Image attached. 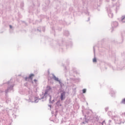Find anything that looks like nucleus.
Masks as SVG:
<instances>
[{"mask_svg": "<svg viewBox=\"0 0 125 125\" xmlns=\"http://www.w3.org/2000/svg\"><path fill=\"white\" fill-rule=\"evenodd\" d=\"M45 41L46 42H49L50 45L51 47L54 48H56L57 47L59 48V50L61 52H64L65 50H63V47L68 48V46H70V47H72L73 46V42H72V39H69V40H63L62 42V45H60L59 43L61 42V41H54L53 40L51 39L50 38L45 37Z\"/></svg>", "mask_w": 125, "mask_h": 125, "instance_id": "f257e3e1", "label": "nucleus"}, {"mask_svg": "<svg viewBox=\"0 0 125 125\" xmlns=\"http://www.w3.org/2000/svg\"><path fill=\"white\" fill-rule=\"evenodd\" d=\"M83 7H82L81 4H80V9L82 10V12H80L81 13H84L87 16H89V12H88V8L93 7V8L96 9L98 6V0H82Z\"/></svg>", "mask_w": 125, "mask_h": 125, "instance_id": "f03ea898", "label": "nucleus"}, {"mask_svg": "<svg viewBox=\"0 0 125 125\" xmlns=\"http://www.w3.org/2000/svg\"><path fill=\"white\" fill-rule=\"evenodd\" d=\"M98 66H101L100 68L102 71L107 69L106 66H108L113 71H122L125 69V64L122 63H99Z\"/></svg>", "mask_w": 125, "mask_h": 125, "instance_id": "7ed1b4c3", "label": "nucleus"}, {"mask_svg": "<svg viewBox=\"0 0 125 125\" xmlns=\"http://www.w3.org/2000/svg\"><path fill=\"white\" fill-rule=\"evenodd\" d=\"M9 111H11V109H9L8 108H6L2 109V113L0 111V125H11L12 120L10 119L7 120L5 116L3 115V114H7V115H9Z\"/></svg>", "mask_w": 125, "mask_h": 125, "instance_id": "20e7f679", "label": "nucleus"}, {"mask_svg": "<svg viewBox=\"0 0 125 125\" xmlns=\"http://www.w3.org/2000/svg\"><path fill=\"white\" fill-rule=\"evenodd\" d=\"M28 92L29 94V99H25V100L28 101V102H31V103H38V102H39V98L35 97V96L33 95L32 89H29Z\"/></svg>", "mask_w": 125, "mask_h": 125, "instance_id": "39448f33", "label": "nucleus"}, {"mask_svg": "<svg viewBox=\"0 0 125 125\" xmlns=\"http://www.w3.org/2000/svg\"><path fill=\"white\" fill-rule=\"evenodd\" d=\"M99 45H95L93 46V52L94 55H95V48L98 47L99 48L101 47L102 48H104V49H109L110 50V46L105 42V40L104 39L102 40L101 42H99Z\"/></svg>", "mask_w": 125, "mask_h": 125, "instance_id": "423d86ee", "label": "nucleus"}, {"mask_svg": "<svg viewBox=\"0 0 125 125\" xmlns=\"http://www.w3.org/2000/svg\"><path fill=\"white\" fill-rule=\"evenodd\" d=\"M15 84H11L10 85H8L7 89L4 91L5 96L6 97H7L8 96V93H9L11 91H14V89L13 87H14V86Z\"/></svg>", "mask_w": 125, "mask_h": 125, "instance_id": "0eeeda50", "label": "nucleus"}, {"mask_svg": "<svg viewBox=\"0 0 125 125\" xmlns=\"http://www.w3.org/2000/svg\"><path fill=\"white\" fill-rule=\"evenodd\" d=\"M73 4L75 7H78V10L79 12H83V10H81L80 7V0H72Z\"/></svg>", "mask_w": 125, "mask_h": 125, "instance_id": "6e6552de", "label": "nucleus"}, {"mask_svg": "<svg viewBox=\"0 0 125 125\" xmlns=\"http://www.w3.org/2000/svg\"><path fill=\"white\" fill-rule=\"evenodd\" d=\"M112 120H114L115 124H117L118 125H121L122 122H121V118H120V116H114L112 117Z\"/></svg>", "mask_w": 125, "mask_h": 125, "instance_id": "1a4fd4ad", "label": "nucleus"}, {"mask_svg": "<svg viewBox=\"0 0 125 125\" xmlns=\"http://www.w3.org/2000/svg\"><path fill=\"white\" fill-rule=\"evenodd\" d=\"M106 9L109 18H113V17H114V14H113V13H112V10H111V6H108V7H106Z\"/></svg>", "mask_w": 125, "mask_h": 125, "instance_id": "9d476101", "label": "nucleus"}, {"mask_svg": "<svg viewBox=\"0 0 125 125\" xmlns=\"http://www.w3.org/2000/svg\"><path fill=\"white\" fill-rule=\"evenodd\" d=\"M121 38H122V41L121 42L113 41V42H114L115 44H120L121 43H123V42H124V39H125V32H123L122 33V37Z\"/></svg>", "mask_w": 125, "mask_h": 125, "instance_id": "9b49d317", "label": "nucleus"}, {"mask_svg": "<svg viewBox=\"0 0 125 125\" xmlns=\"http://www.w3.org/2000/svg\"><path fill=\"white\" fill-rule=\"evenodd\" d=\"M54 24H55V20H53L52 22L50 23L51 29L52 30L51 33H53L54 36H55V26H54Z\"/></svg>", "mask_w": 125, "mask_h": 125, "instance_id": "f8f14e48", "label": "nucleus"}, {"mask_svg": "<svg viewBox=\"0 0 125 125\" xmlns=\"http://www.w3.org/2000/svg\"><path fill=\"white\" fill-rule=\"evenodd\" d=\"M119 26V23L117 21H113L111 23V27H112V31L113 32L114 31V28H117Z\"/></svg>", "mask_w": 125, "mask_h": 125, "instance_id": "ddd939ff", "label": "nucleus"}, {"mask_svg": "<svg viewBox=\"0 0 125 125\" xmlns=\"http://www.w3.org/2000/svg\"><path fill=\"white\" fill-rule=\"evenodd\" d=\"M65 94L66 92L65 91H62V92L61 93L60 99L62 101H63V100H65L66 98Z\"/></svg>", "mask_w": 125, "mask_h": 125, "instance_id": "4468645a", "label": "nucleus"}, {"mask_svg": "<svg viewBox=\"0 0 125 125\" xmlns=\"http://www.w3.org/2000/svg\"><path fill=\"white\" fill-rule=\"evenodd\" d=\"M37 31L41 33L42 32H45V27L44 26L39 27L37 28Z\"/></svg>", "mask_w": 125, "mask_h": 125, "instance_id": "2eb2a0df", "label": "nucleus"}, {"mask_svg": "<svg viewBox=\"0 0 125 125\" xmlns=\"http://www.w3.org/2000/svg\"><path fill=\"white\" fill-rule=\"evenodd\" d=\"M49 90H51V87H50L49 85H48L46 86V89L45 90L44 95H47Z\"/></svg>", "mask_w": 125, "mask_h": 125, "instance_id": "dca6fc26", "label": "nucleus"}, {"mask_svg": "<svg viewBox=\"0 0 125 125\" xmlns=\"http://www.w3.org/2000/svg\"><path fill=\"white\" fill-rule=\"evenodd\" d=\"M109 94L112 97H114L116 95V92L113 90V89H110Z\"/></svg>", "mask_w": 125, "mask_h": 125, "instance_id": "f3484780", "label": "nucleus"}, {"mask_svg": "<svg viewBox=\"0 0 125 125\" xmlns=\"http://www.w3.org/2000/svg\"><path fill=\"white\" fill-rule=\"evenodd\" d=\"M86 117H87V115H84V120H85V121H83L82 122V124H83V125H85V124H87L88 123V121H89V119L86 118Z\"/></svg>", "mask_w": 125, "mask_h": 125, "instance_id": "a211bd4d", "label": "nucleus"}, {"mask_svg": "<svg viewBox=\"0 0 125 125\" xmlns=\"http://www.w3.org/2000/svg\"><path fill=\"white\" fill-rule=\"evenodd\" d=\"M62 66L64 68V71H67V69L69 67V63H62Z\"/></svg>", "mask_w": 125, "mask_h": 125, "instance_id": "6ab92c4d", "label": "nucleus"}, {"mask_svg": "<svg viewBox=\"0 0 125 125\" xmlns=\"http://www.w3.org/2000/svg\"><path fill=\"white\" fill-rule=\"evenodd\" d=\"M120 23H125V15H124L121 17V20L120 21Z\"/></svg>", "mask_w": 125, "mask_h": 125, "instance_id": "aec40b11", "label": "nucleus"}, {"mask_svg": "<svg viewBox=\"0 0 125 125\" xmlns=\"http://www.w3.org/2000/svg\"><path fill=\"white\" fill-rule=\"evenodd\" d=\"M71 72H73L74 74H76L77 75H79L80 72L77 70L75 67H73Z\"/></svg>", "mask_w": 125, "mask_h": 125, "instance_id": "412c9836", "label": "nucleus"}, {"mask_svg": "<svg viewBox=\"0 0 125 125\" xmlns=\"http://www.w3.org/2000/svg\"><path fill=\"white\" fill-rule=\"evenodd\" d=\"M63 35L66 37H68L70 36V32L68 30H64L63 31Z\"/></svg>", "mask_w": 125, "mask_h": 125, "instance_id": "4be33fe9", "label": "nucleus"}, {"mask_svg": "<svg viewBox=\"0 0 125 125\" xmlns=\"http://www.w3.org/2000/svg\"><path fill=\"white\" fill-rule=\"evenodd\" d=\"M59 22L60 24H62V25H67V22L65 21H62V20H60L59 21Z\"/></svg>", "mask_w": 125, "mask_h": 125, "instance_id": "5701e85b", "label": "nucleus"}, {"mask_svg": "<svg viewBox=\"0 0 125 125\" xmlns=\"http://www.w3.org/2000/svg\"><path fill=\"white\" fill-rule=\"evenodd\" d=\"M9 28H10V30H9V32L10 33H13V30H14V27H13V26H12V25H9Z\"/></svg>", "mask_w": 125, "mask_h": 125, "instance_id": "b1692460", "label": "nucleus"}, {"mask_svg": "<svg viewBox=\"0 0 125 125\" xmlns=\"http://www.w3.org/2000/svg\"><path fill=\"white\" fill-rule=\"evenodd\" d=\"M52 75L53 76L52 78L53 80L56 81V82H58L59 80V78H58V77H56V76L54 75V74L53 73Z\"/></svg>", "mask_w": 125, "mask_h": 125, "instance_id": "393cba45", "label": "nucleus"}, {"mask_svg": "<svg viewBox=\"0 0 125 125\" xmlns=\"http://www.w3.org/2000/svg\"><path fill=\"white\" fill-rule=\"evenodd\" d=\"M11 102V99L8 98V96L6 97V103L8 104V103H10Z\"/></svg>", "mask_w": 125, "mask_h": 125, "instance_id": "a878e982", "label": "nucleus"}, {"mask_svg": "<svg viewBox=\"0 0 125 125\" xmlns=\"http://www.w3.org/2000/svg\"><path fill=\"white\" fill-rule=\"evenodd\" d=\"M47 3H46V6L45 7V8L43 9V10H44V11H46V10H47V9H46L47 7V5H48L49 4V3H50V0H47Z\"/></svg>", "mask_w": 125, "mask_h": 125, "instance_id": "bb28decb", "label": "nucleus"}, {"mask_svg": "<svg viewBox=\"0 0 125 125\" xmlns=\"http://www.w3.org/2000/svg\"><path fill=\"white\" fill-rule=\"evenodd\" d=\"M81 101L82 102H84L85 101V98H84V95H83V94H82L81 96Z\"/></svg>", "mask_w": 125, "mask_h": 125, "instance_id": "cd10ccee", "label": "nucleus"}, {"mask_svg": "<svg viewBox=\"0 0 125 125\" xmlns=\"http://www.w3.org/2000/svg\"><path fill=\"white\" fill-rule=\"evenodd\" d=\"M50 98H49V104H53V103L55 101V100L53 99L51 101V95H49Z\"/></svg>", "mask_w": 125, "mask_h": 125, "instance_id": "c85d7f7f", "label": "nucleus"}, {"mask_svg": "<svg viewBox=\"0 0 125 125\" xmlns=\"http://www.w3.org/2000/svg\"><path fill=\"white\" fill-rule=\"evenodd\" d=\"M60 102H61V101H60V100H59V101L56 103V105H57L58 107H60L62 106V104H60Z\"/></svg>", "mask_w": 125, "mask_h": 125, "instance_id": "c756f323", "label": "nucleus"}, {"mask_svg": "<svg viewBox=\"0 0 125 125\" xmlns=\"http://www.w3.org/2000/svg\"><path fill=\"white\" fill-rule=\"evenodd\" d=\"M55 14H57V13H59V7H57V8H55Z\"/></svg>", "mask_w": 125, "mask_h": 125, "instance_id": "7c9ffc66", "label": "nucleus"}, {"mask_svg": "<svg viewBox=\"0 0 125 125\" xmlns=\"http://www.w3.org/2000/svg\"><path fill=\"white\" fill-rule=\"evenodd\" d=\"M74 81L76 83H80L81 82V79L80 78H77L74 79Z\"/></svg>", "mask_w": 125, "mask_h": 125, "instance_id": "2f4dec72", "label": "nucleus"}, {"mask_svg": "<svg viewBox=\"0 0 125 125\" xmlns=\"http://www.w3.org/2000/svg\"><path fill=\"white\" fill-rule=\"evenodd\" d=\"M34 76H35L34 74H31L29 77H28V79H30V80L33 79V77H34Z\"/></svg>", "mask_w": 125, "mask_h": 125, "instance_id": "473e14b6", "label": "nucleus"}, {"mask_svg": "<svg viewBox=\"0 0 125 125\" xmlns=\"http://www.w3.org/2000/svg\"><path fill=\"white\" fill-rule=\"evenodd\" d=\"M23 7H24V2H21V9H23Z\"/></svg>", "mask_w": 125, "mask_h": 125, "instance_id": "72a5a7b5", "label": "nucleus"}, {"mask_svg": "<svg viewBox=\"0 0 125 125\" xmlns=\"http://www.w3.org/2000/svg\"><path fill=\"white\" fill-rule=\"evenodd\" d=\"M57 31H59V32L62 31V27H58L56 29Z\"/></svg>", "mask_w": 125, "mask_h": 125, "instance_id": "f704fd0d", "label": "nucleus"}, {"mask_svg": "<svg viewBox=\"0 0 125 125\" xmlns=\"http://www.w3.org/2000/svg\"><path fill=\"white\" fill-rule=\"evenodd\" d=\"M120 104H125V98L123 99L120 102Z\"/></svg>", "mask_w": 125, "mask_h": 125, "instance_id": "c9c22d12", "label": "nucleus"}, {"mask_svg": "<svg viewBox=\"0 0 125 125\" xmlns=\"http://www.w3.org/2000/svg\"><path fill=\"white\" fill-rule=\"evenodd\" d=\"M65 103L67 104V105H68V104H70V103H71V101L70 100H67L65 102Z\"/></svg>", "mask_w": 125, "mask_h": 125, "instance_id": "e433bc0d", "label": "nucleus"}, {"mask_svg": "<svg viewBox=\"0 0 125 125\" xmlns=\"http://www.w3.org/2000/svg\"><path fill=\"white\" fill-rule=\"evenodd\" d=\"M44 97H45V98H46V95H44V94L43 96L41 99H39V100L43 99V98H44Z\"/></svg>", "mask_w": 125, "mask_h": 125, "instance_id": "4c0bfd02", "label": "nucleus"}, {"mask_svg": "<svg viewBox=\"0 0 125 125\" xmlns=\"http://www.w3.org/2000/svg\"><path fill=\"white\" fill-rule=\"evenodd\" d=\"M82 93H86V89L84 88L82 90Z\"/></svg>", "mask_w": 125, "mask_h": 125, "instance_id": "58836bf2", "label": "nucleus"}, {"mask_svg": "<svg viewBox=\"0 0 125 125\" xmlns=\"http://www.w3.org/2000/svg\"><path fill=\"white\" fill-rule=\"evenodd\" d=\"M69 10L70 11V12H73V11H74V9H73L72 7H70Z\"/></svg>", "mask_w": 125, "mask_h": 125, "instance_id": "ea45409f", "label": "nucleus"}, {"mask_svg": "<svg viewBox=\"0 0 125 125\" xmlns=\"http://www.w3.org/2000/svg\"><path fill=\"white\" fill-rule=\"evenodd\" d=\"M97 62V60L96 59V57H94L93 59V62L94 63H95V62Z\"/></svg>", "mask_w": 125, "mask_h": 125, "instance_id": "a19ab883", "label": "nucleus"}, {"mask_svg": "<svg viewBox=\"0 0 125 125\" xmlns=\"http://www.w3.org/2000/svg\"><path fill=\"white\" fill-rule=\"evenodd\" d=\"M6 83L7 84H11V79L10 81L7 82L6 83Z\"/></svg>", "mask_w": 125, "mask_h": 125, "instance_id": "79ce46f5", "label": "nucleus"}, {"mask_svg": "<svg viewBox=\"0 0 125 125\" xmlns=\"http://www.w3.org/2000/svg\"><path fill=\"white\" fill-rule=\"evenodd\" d=\"M100 0V1H102V0ZM106 1H107V2H109V1H110V0H105ZM112 0V1H116V0Z\"/></svg>", "mask_w": 125, "mask_h": 125, "instance_id": "37998d69", "label": "nucleus"}, {"mask_svg": "<svg viewBox=\"0 0 125 125\" xmlns=\"http://www.w3.org/2000/svg\"><path fill=\"white\" fill-rule=\"evenodd\" d=\"M58 82H59V83L60 84L61 86H62V82H61V81L59 80Z\"/></svg>", "mask_w": 125, "mask_h": 125, "instance_id": "c03bdc74", "label": "nucleus"}, {"mask_svg": "<svg viewBox=\"0 0 125 125\" xmlns=\"http://www.w3.org/2000/svg\"><path fill=\"white\" fill-rule=\"evenodd\" d=\"M108 110H109V107H106L105 108V112H107L108 111Z\"/></svg>", "mask_w": 125, "mask_h": 125, "instance_id": "a18cd8bd", "label": "nucleus"}, {"mask_svg": "<svg viewBox=\"0 0 125 125\" xmlns=\"http://www.w3.org/2000/svg\"><path fill=\"white\" fill-rule=\"evenodd\" d=\"M47 74H48V75H49L50 74V72H49V69H48V70H47Z\"/></svg>", "mask_w": 125, "mask_h": 125, "instance_id": "49530a36", "label": "nucleus"}, {"mask_svg": "<svg viewBox=\"0 0 125 125\" xmlns=\"http://www.w3.org/2000/svg\"><path fill=\"white\" fill-rule=\"evenodd\" d=\"M24 79H25V81H27V80H28V79H29V77H26L24 78Z\"/></svg>", "mask_w": 125, "mask_h": 125, "instance_id": "de8ad7c7", "label": "nucleus"}, {"mask_svg": "<svg viewBox=\"0 0 125 125\" xmlns=\"http://www.w3.org/2000/svg\"><path fill=\"white\" fill-rule=\"evenodd\" d=\"M86 115H89L90 114L89 111H86Z\"/></svg>", "mask_w": 125, "mask_h": 125, "instance_id": "09e8293b", "label": "nucleus"}, {"mask_svg": "<svg viewBox=\"0 0 125 125\" xmlns=\"http://www.w3.org/2000/svg\"><path fill=\"white\" fill-rule=\"evenodd\" d=\"M104 123H105V121H103V122L101 123H100L102 125H103V124H104Z\"/></svg>", "mask_w": 125, "mask_h": 125, "instance_id": "8fccbe9b", "label": "nucleus"}, {"mask_svg": "<svg viewBox=\"0 0 125 125\" xmlns=\"http://www.w3.org/2000/svg\"><path fill=\"white\" fill-rule=\"evenodd\" d=\"M2 11H1L0 12V15H2Z\"/></svg>", "mask_w": 125, "mask_h": 125, "instance_id": "3c124183", "label": "nucleus"}, {"mask_svg": "<svg viewBox=\"0 0 125 125\" xmlns=\"http://www.w3.org/2000/svg\"><path fill=\"white\" fill-rule=\"evenodd\" d=\"M90 20V18L88 17V20L87 21V22H88V21H89Z\"/></svg>", "mask_w": 125, "mask_h": 125, "instance_id": "603ef678", "label": "nucleus"}, {"mask_svg": "<svg viewBox=\"0 0 125 125\" xmlns=\"http://www.w3.org/2000/svg\"><path fill=\"white\" fill-rule=\"evenodd\" d=\"M34 82H35V83H36V82H38V81L36 79H34Z\"/></svg>", "mask_w": 125, "mask_h": 125, "instance_id": "864d4df0", "label": "nucleus"}, {"mask_svg": "<svg viewBox=\"0 0 125 125\" xmlns=\"http://www.w3.org/2000/svg\"><path fill=\"white\" fill-rule=\"evenodd\" d=\"M14 119H16V115L13 116Z\"/></svg>", "mask_w": 125, "mask_h": 125, "instance_id": "5fc2aeb1", "label": "nucleus"}, {"mask_svg": "<svg viewBox=\"0 0 125 125\" xmlns=\"http://www.w3.org/2000/svg\"><path fill=\"white\" fill-rule=\"evenodd\" d=\"M51 106H52L51 104H49L48 105V107H50V108H51Z\"/></svg>", "mask_w": 125, "mask_h": 125, "instance_id": "6e6d98bb", "label": "nucleus"}, {"mask_svg": "<svg viewBox=\"0 0 125 125\" xmlns=\"http://www.w3.org/2000/svg\"><path fill=\"white\" fill-rule=\"evenodd\" d=\"M0 107H3V104L0 105Z\"/></svg>", "mask_w": 125, "mask_h": 125, "instance_id": "4d7b16f0", "label": "nucleus"}, {"mask_svg": "<svg viewBox=\"0 0 125 125\" xmlns=\"http://www.w3.org/2000/svg\"><path fill=\"white\" fill-rule=\"evenodd\" d=\"M67 62H70V60L69 59L67 60Z\"/></svg>", "mask_w": 125, "mask_h": 125, "instance_id": "13d9d810", "label": "nucleus"}, {"mask_svg": "<svg viewBox=\"0 0 125 125\" xmlns=\"http://www.w3.org/2000/svg\"><path fill=\"white\" fill-rule=\"evenodd\" d=\"M109 113H111V112H108L107 113V114L108 115V116H110Z\"/></svg>", "mask_w": 125, "mask_h": 125, "instance_id": "bf43d9fd", "label": "nucleus"}, {"mask_svg": "<svg viewBox=\"0 0 125 125\" xmlns=\"http://www.w3.org/2000/svg\"><path fill=\"white\" fill-rule=\"evenodd\" d=\"M112 122V120H109V123H111Z\"/></svg>", "mask_w": 125, "mask_h": 125, "instance_id": "052dcab7", "label": "nucleus"}, {"mask_svg": "<svg viewBox=\"0 0 125 125\" xmlns=\"http://www.w3.org/2000/svg\"><path fill=\"white\" fill-rule=\"evenodd\" d=\"M118 10V9L116 8V13H117V11Z\"/></svg>", "mask_w": 125, "mask_h": 125, "instance_id": "680f3d73", "label": "nucleus"}, {"mask_svg": "<svg viewBox=\"0 0 125 125\" xmlns=\"http://www.w3.org/2000/svg\"><path fill=\"white\" fill-rule=\"evenodd\" d=\"M55 117H56V116H57V114L56 113V114H55Z\"/></svg>", "mask_w": 125, "mask_h": 125, "instance_id": "e2e57ef3", "label": "nucleus"}, {"mask_svg": "<svg viewBox=\"0 0 125 125\" xmlns=\"http://www.w3.org/2000/svg\"><path fill=\"white\" fill-rule=\"evenodd\" d=\"M42 17H43V15H42L41 16Z\"/></svg>", "mask_w": 125, "mask_h": 125, "instance_id": "0e129e2a", "label": "nucleus"}, {"mask_svg": "<svg viewBox=\"0 0 125 125\" xmlns=\"http://www.w3.org/2000/svg\"><path fill=\"white\" fill-rule=\"evenodd\" d=\"M123 62L125 63V59L124 60Z\"/></svg>", "mask_w": 125, "mask_h": 125, "instance_id": "69168bd1", "label": "nucleus"}, {"mask_svg": "<svg viewBox=\"0 0 125 125\" xmlns=\"http://www.w3.org/2000/svg\"><path fill=\"white\" fill-rule=\"evenodd\" d=\"M42 102H43V101H44V100H42Z\"/></svg>", "mask_w": 125, "mask_h": 125, "instance_id": "338daca9", "label": "nucleus"}, {"mask_svg": "<svg viewBox=\"0 0 125 125\" xmlns=\"http://www.w3.org/2000/svg\"><path fill=\"white\" fill-rule=\"evenodd\" d=\"M51 122H54V120H51Z\"/></svg>", "mask_w": 125, "mask_h": 125, "instance_id": "774afa93", "label": "nucleus"}]
</instances>
